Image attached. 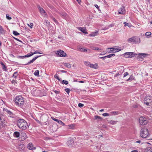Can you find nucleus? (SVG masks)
I'll use <instances>...</instances> for the list:
<instances>
[{"label":"nucleus","instance_id":"obj_46","mask_svg":"<svg viewBox=\"0 0 152 152\" xmlns=\"http://www.w3.org/2000/svg\"><path fill=\"white\" fill-rule=\"evenodd\" d=\"M102 115L104 116H107L109 115V114L107 113H105L102 114Z\"/></svg>","mask_w":152,"mask_h":152},{"label":"nucleus","instance_id":"obj_48","mask_svg":"<svg viewBox=\"0 0 152 152\" xmlns=\"http://www.w3.org/2000/svg\"><path fill=\"white\" fill-rule=\"evenodd\" d=\"M56 94H57L60 93V91H57L56 90H53V91Z\"/></svg>","mask_w":152,"mask_h":152},{"label":"nucleus","instance_id":"obj_5","mask_svg":"<svg viewBox=\"0 0 152 152\" xmlns=\"http://www.w3.org/2000/svg\"><path fill=\"white\" fill-rule=\"evenodd\" d=\"M137 54L133 52H127L123 54V56L126 58H131L136 56L137 55Z\"/></svg>","mask_w":152,"mask_h":152},{"label":"nucleus","instance_id":"obj_16","mask_svg":"<svg viewBox=\"0 0 152 152\" xmlns=\"http://www.w3.org/2000/svg\"><path fill=\"white\" fill-rule=\"evenodd\" d=\"M20 133L19 132L16 131L14 132L13 135L14 137L18 138L20 136Z\"/></svg>","mask_w":152,"mask_h":152},{"label":"nucleus","instance_id":"obj_28","mask_svg":"<svg viewBox=\"0 0 152 152\" xmlns=\"http://www.w3.org/2000/svg\"><path fill=\"white\" fill-rule=\"evenodd\" d=\"M79 50L81 52H87L88 50L86 48L84 49L83 48H80L79 49Z\"/></svg>","mask_w":152,"mask_h":152},{"label":"nucleus","instance_id":"obj_60","mask_svg":"<svg viewBox=\"0 0 152 152\" xmlns=\"http://www.w3.org/2000/svg\"><path fill=\"white\" fill-rule=\"evenodd\" d=\"M69 127L70 128V129H72V128L73 126L72 125H68Z\"/></svg>","mask_w":152,"mask_h":152},{"label":"nucleus","instance_id":"obj_29","mask_svg":"<svg viewBox=\"0 0 152 152\" xmlns=\"http://www.w3.org/2000/svg\"><path fill=\"white\" fill-rule=\"evenodd\" d=\"M60 15L62 16L63 18H64L66 17V14L65 12H61L59 13Z\"/></svg>","mask_w":152,"mask_h":152},{"label":"nucleus","instance_id":"obj_7","mask_svg":"<svg viewBox=\"0 0 152 152\" xmlns=\"http://www.w3.org/2000/svg\"><path fill=\"white\" fill-rule=\"evenodd\" d=\"M138 55V56H137V59L138 60L141 61L144 58L148 55V54L147 53H139Z\"/></svg>","mask_w":152,"mask_h":152},{"label":"nucleus","instance_id":"obj_59","mask_svg":"<svg viewBox=\"0 0 152 152\" xmlns=\"http://www.w3.org/2000/svg\"><path fill=\"white\" fill-rule=\"evenodd\" d=\"M59 71L61 72L62 73H66L67 72L66 71L63 70H60V71Z\"/></svg>","mask_w":152,"mask_h":152},{"label":"nucleus","instance_id":"obj_8","mask_svg":"<svg viewBox=\"0 0 152 152\" xmlns=\"http://www.w3.org/2000/svg\"><path fill=\"white\" fill-rule=\"evenodd\" d=\"M56 54L60 57H65L66 56V53L64 51L60 50L57 51Z\"/></svg>","mask_w":152,"mask_h":152},{"label":"nucleus","instance_id":"obj_22","mask_svg":"<svg viewBox=\"0 0 152 152\" xmlns=\"http://www.w3.org/2000/svg\"><path fill=\"white\" fill-rule=\"evenodd\" d=\"M108 123L112 125L115 124H116L117 122V121H113V120H110L108 121Z\"/></svg>","mask_w":152,"mask_h":152},{"label":"nucleus","instance_id":"obj_37","mask_svg":"<svg viewBox=\"0 0 152 152\" xmlns=\"http://www.w3.org/2000/svg\"><path fill=\"white\" fill-rule=\"evenodd\" d=\"M64 65L67 68H70L71 67V65L68 63H65Z\"/></svg>","mask_w":152,"mask_h":152},{"label":"nucleus","instance_id":"obj_49","mask_svg":"<svg viewBox=\"0 0 152 152\" xmlns=\"http://www.w3.org/2000/svg\"><path fill=\"white\" fill-rule=\"evenodd\" d=\"M84 64L86 66L89 65L90 64V62L87 61H85L84 62Z\"/></svg>","mask_w":152,"mask_h":152},{"label":"nucleus","instance_id":"obj_20","mask_svg":"<svg viewBox=\"0 0 152 152\" xmlns=\"http://www.w3.org/2000/svg\"><path fill=\"white\" fill-rule=\"evenodd\" d=\"M5 31L3 29L2 26H0V34H3L5 33Z\"/></svg>","mask_w":152,"mask_h":152},{"label":"nucleus","instance_id":"obj_15","mask_svg":"<svg viewBox=\"0 0 152 152\" xmlns=\"http://www.w3.org/2000/svg\"><path fill=\"white\" fill-rule=\"evenodd\" d=\"M0 64L1 65V67H2V69L4 71L6 72L7 71V66H5V65L2 62H1L0 63Z\"/></svg>","mask_w":152,"mask_h":152},{"label":"nucleus","instance_id":"obj_40","mask_svg":"<svg viewBox=\"0 0 152 152\" xmlns=\"http://www.w3.org/2000/svg\"><path fill=\"white\" fill-rule=\"evenodd\" d=\"M28 26L30 27L31 28H33V23H31L29 24H27Z\"/></svg>","mask_w":152,"mask_h":152},{"label":"nucleus","instance_id":"obj_58","mask_svg":"<svg viewBox=\"0 0 152 152\" xmlns=\"http://www.w3.org/2000/svg\"><path fill=\"white\" fill-rule=\"evenodd\" d=\"M24 58H27L29 57L28 54L27 55L23 56Z\"/></svg>","mask_w":152,"mask_h":152},{"label":"nucleus","instance_id":"obj_44","mask_svg":"<svg viewBox=\"0 0 152 152\" xmlns=\"http://www.w3.org/2000/svg\"><path fill=\"white\" fill-rule=\"evenodd\" d=\"M94 118H95V119H102V118L100 116H98V115L95 116Z\"/></svg>","mask_w":152,"mask_h":152},{"label":"nucleus","instance_id":"obj_27","mask_svg":"<svg viewBox=\"0 0 152 152\" xmlns=\"http://www.w3.org/2000/svg\"><path fill=\"white\" fill-rule=\"evenodd\" d=\"M18 75V71L15 72L14 73L12 76V77L15 79H16L17 76Z\"/></svg>","mask_w":152,"mask_h":152},{"label":"nucleus","instance_id":"obj_33","mask_svg":"<svg viewBox=\"0 0 152 152\" xmlns=\"http://www.w3.org/2000/svg\"><path fill=\"white\" fill-rule=\"evenodd\" d=\"M39 71L38 70H36L34 73V75L36 76L39 75Z\"/></svg>","mask_w":152,"mask_h":152},{"label":"nucleus","instance_id":"obj_64","mask_svg":"<svg viewBox=\"0 0 152 152\" xmlns=\"http://www.w3.org/2000/svg\"><path fill=\"white\" fill-rule=\"evenodd\" d=\"M131 152H138V151L137 150H134L131 151Z\"/></svg>","mask_w":152,"mask_h":152},{"label":"nucleus","instance_id":"obj_9","mask_svg":"<svg viewBox=\"0 0 152 152\" xmlns=\"http://www.w3.org/2000/svg\"><path fill=\"white\" fill-rule=\"evenodd\" d=\"M125 13V10L124 7L122 6L118 10V14H124Z\"/></svg>","mask_w":152,"mask_h":152},{"label":"nucleus","instance_id":"obj_55","mask_svg":"<svg viewBox=\"0 0 152 152\" xmlns=\"http://www.w3.org/2000/svg\"><path fill=\"white\" fill-rule=\"evenodd\" d=\"M3 111H5L6 112H7V111H9V110H8L7 109H6V108H3Z\"/></svg>","mask_w":152,"mask_h":152},{"label":"nucleus","instance_id":"obj_14","mask_svg":"<svg viewBox=\"0 0 152 152\" xmlns=\"http://www.w3.org/2000/svg\"><path fill=\"white\" fill-rule=\"evenodd\" d=\"M27 148L29 150H33L35 149V148L33 146L32 143L31 142L29 143L27 146Z\"/></svg>","mask_w":152,"mask_h":152},{"label":"nucleus","instance_id":"obj_42","mask_svg":"<svg viewBox=\"0 0 152 152\" xmlns=\"http://www.w3.org/2000/svg\"><path fill=\"white\" fill-rule=\"evenodd\" d=\"M6 18L8 20H10L12 19L11 17L9 16V15L7 14H6Z\"/></svg>","mask_w":152,"mask_h":152},{"label":"nucleus","instance_id":"obj_3","mask_svg":"<svg viewBox=\"0 0 152 152\" xmlns=\"http://www.w3.org/2000/svg\"><path fill=\"white\" fill-rule=\"evenodd\" d=\"M140 136L143 138H146L148 135V129L145 128H142L141 129L140 133Z\"/></svg>","mask_w":152,"mask_h":152},{"label":"nucleus","instance_id":"obj_38","mask_svg":"<svg viewBox=\"0 0 152 152\" xmlns=\"http://www.w3.org/2000/svg\"><path fill=\"white\" fill-rule=\"evenodd\" d=\"M121 50V49H118L117 48H114V52L115 53L119 52Z\"/></svg>","mask_w":152,"mask_h":152},{"label":"nucleus","instance_id":"obj_4","mask_svg":"<svg viewBox=\"0 0 152 152\" xmlns=\"http://www.w3.org/2000/svg\"><path fill=\"white\" fill-rule=\"evenodd\" d=\"M128 42L135 43H139L140 42V38L137 36H134L129 38Z\"/></svg>","mask_w":152,"mask_h":152},{"label":"nucleus","instance_id":"obj_6","mask_svg":"<svg viewBox=\"0 0 152 152\" xmlns=\"http://www.w3.org/2000/svg\"><path fill=\"white\" fill-rule=\"evenodd\" d=\"M139 120L140 124L142 125H145L147 123V121L146 118L144 117H140L139 118Z\"/></svg>","mask_w":152,"mask_h":152},{"label":"nucleus","instance_id":"obj_41","mask_svg":"<svg viewBox=\"0 0 152 152\" xmlns=\"http://www.w3.org/2000/svg\"><path fill=\"white\" fill-rule=\"evenodd\" d=\"M65 91L68 94H69L70 92V89L69 88H66L65 89Z\"/></svg>","mask_w":152,"mask_h":152},{"label":"nucleus","instance_id":"obj_10","mask_svg":"<svg viewBox=\"0 0 152 152\" xmlns=\"http://www.w3.org/2000/svg\"><path fill=\"white\" fill-rule=\"evenodd\" d=\"M20 136L22 138V140H25L26 138V133L24 131H22L20 133Z\"/></svg>","mask_w":152,"mask_h":152},{"label":"nucleus","instance_id":"obj_18","mask_svg":"<svg viewBox=\"0 0 152 152\" xmlns=\"http://www.w3.org/2000/svg\"><path fill=\"white\" fill-rule=\"evenodd\" d=\"M135 77H134V76L133 75H131L130 77L127 80H126V81H131L132 80H135Z\"/></svg>","mask_w":152,"mask_h":152},{"label":"nucleus","instance_id":"obj_47","mask_svg":"<svg viewBox=\"0 0 152 152\" xmlns=\"http://www.w3.org/2000/svg\"><path fill=\"white\" fill-rule=\"evenodd\" d=\"M129 75V73L127 72L124 73V77H126V76Z\"/></svg>","mask_w":152,"mask_h":152},{"label":"nucleus","instance_id":"obj_43","mask_svg":"<svg viewBox=\"0 0 152 152\" xmlns=\"http://www.w3.org/2000/svg\"><path fill=\"white\" fill-rule=\"evenodd\" d=\"M52 20L56 24H58V23L57 20L54 18H53Z\"/></svg>","mask_w":152,"mask_h":152},{"label":"nucleus","instance_id":"obj_31","mask_svg":"<svg viewBox=\"0 0 152 152\" xmlns=\"http://www.w3.org/2000/svg\"><path fill=\"white\" fill-rule=\"evenodd\" d=\"M107 51L108 52H114V48H108Z\"/></svg>","mask_w":152,"mask_h":152},{"label":"nucleus","instance_id":"obj_21","mask_svg":"<svg viewBox=\"0 0 152 152\" xmlns=\"http://www.w3.org/2000/svg\"><path fill=\"white\" fill-rule=\"evenodd\" d=\"M98 33V32L97 31H95V32H92L89 35L91 37H94L95 36L97 35V34Z\"/></svg>","mask_w":152,"mask_h":152},{"label":"nucleus","instance_id":"obj_63","mask_svg":"<svg viewBox=\"0 0 152 152\" xmlns=\"http://www.w3.org/2000/svg\"><path fill=\"white\" fill-rule=\"evenodd\" d=\"M94 5L96 8L99 9V7L96 4L95 5Z\"/></svg>","mask_w":152,"mask_h":152},{"label":"nucleus","instance_id":"obj_61","mask_svg":"<svg viewBox=\"0 0 152 152\" xmlns=\"http://www.w3.org/2000/svg\"><path fill=\"white\" fill-rule=\"evenodd\" d=\"M106 58H111V56L110 54L109 55H108L107 56H106Z\"/></svg>","mask_w":152,"mask_h":152},{"label":"nucleus","instance_id":"obj_2","mask_svg":"<svg viewBox=\"0 0 152 152\" xmlns=\"http://www.w3.org/2000/svg\"><path fill=\"white\" fill-rule=\"evenodd\" d=\"M15 102L17 105L20 107H22L24 103V99L22 96L19 95L15 98Z\"/></svg>","mask_w":152,"mask_h":152},{"label":"nucleus","instance_id":"obj_32","mask_svg":"<svg viewBox=\"0 0 152 152\" xmlns=\"http://www.w3.org/2000/svg\"><path fill=\"white\" fill-rule=\"evenodd\" d=\"M61 83L62 84H65V85H67L68 84V82L65 80H63L62 81Z\"/></svg>","mask_w":152,"mask_h":152},{"label":"nucleus","instance_id":"obj_13","mask_svg":"<svg viewBox=\"0 0 152 152\" xmlns=\"http://www.w3.org/2000/svg\"><path fill=\"white\" fill-rule=\"evenodd\" d=\"M41 56V55H39L38 56L35 57L32 60H30L29 62H28L27 64H25V65H27L30 64L31 63H33L37 58Z\"/></svg>","mask_w":152,"mask_h":152},{"label":"nucleus","instance_id":"obj_56","mask_svg":"<svg viewBox=\"0 0 152 152\" xmlns=\"http://www.w3.org/2000/svg\"><path fill=\"white\" fill-rule=\"evenodd\" d=\"M152 149V148L150 147H148L147 148V149L148 151L150 150L152 152V149Z\"/></svg>","mask_w":152,"mask_h":152},{"label":"nucleus","instance_id":"obj_17","mask_svg":"<svg viewBox=\"0 0 152 152\" xmlns=\"http://www.w3.org/2000/svg\"><path fill=\"white\" fill-rule=\"evenodd\" d=\"M39 10L40 11V12H41V13H46V12L45 11V10L43 9L40 6H37Z\"/></svg>","mask_w":152,"mask_h":152},{"label":"nucleus","instance_id":"obj_45","mask_svg":"<svg viewBox=\"0 0 152 152\" xmlns=\"http://www.w3.org/2000/svg\"><path fill=\"white\" fill-rule=\"evenodd\" d=\"M84 105L83 104L81 103H79L78 104V107H83V106Z\"/></svg>","mask_w":152,"mask_h":152},{"label":"nucleus","instance_id":"obj_30","mask_svg":"<svg viewBox=\"0 0 152 152\" xmlns=\"http://www.w3.org/2000/svg\"><path fill=\"white\" fill-rule=\"evenodd\" d=\"M90 67L95 69H96L97 68V65L92 64H90Z\"/></svg>","mask_w":152,"mask_h":152},{"label":"nucleus","instance_id":"obj_24","mask_svg":"<svg viewBox=\"0 0 152 152\" xmlns=\"http://www.w3.org/2000/svg\"><path fill=\"white\" fill-rule=\"evenodd\" d=\"M7 113L9 115H10V117H14V114L11 111L9 110V111H7Z\"/></svg>","mask_w":152,"mask_h":152},{"label":"nucleus","instance_id":"obj_54","mask_svg":"<svg viewBox=\"0 0 152 152\" xmlns=\"http://www.w3.org/2000/svg\"><path fill=\"white\" fill-rule=\"evenodd\" d=\"M106 56H104V57H100L99 58V59H103V60H104V58H106Z\"/></svg>","mask_w":152,"mask_h":152},{"label":"nucleus","instance_id":"obj_53","mask_svg":"<svg viewBox=\"0 0 152 152\" xmlns=\"http://www.w3.org/2000/svg\"><path fill=\"white\" fill-rule=\"evenodd\" d=\"M121 75V74H119V73H117L116 74V75H115L114 76V77H115L119 75Z\"/></svg>","mask_w":152,"mask_h":152},{"label":"nucleus","instance_id":"obj_52","mask_svg":"<svg viewBox=\"0 0 152 152\" xmlns=\"http://www.w3.org/2000/svg\"><path fill=\"white\" fill-rule=\"evenodd\" d=\"M29 56V57L33 55V52H30L28 54Z\"/></svg>","mask_w":152,"mask_h":152},{"label":"nucleus","instance_id":"obj_36","mask_svg":"<svg viewBox=\"0 0 152 152\" xmlns=\"http://www.w3.org/2000/svg\"><path fill=\"white\" fill-rule=\"evenodd\" d=\"M13 34L15 36H18L20 35V34L19 33L15 31H13Z\"/></svg>","mask_w":152,"mask_h":152},{"label":"nucleus","instance_id":"obj_26","mask_svg":"<svg viewBox=\"0 0 152 152\" xmlns=\"http://www.w3.org/2000/svg\"><path fill=\"white\" fill-rule=\"evenodd\" d=\"M151 33L150 32H147L145 33V36L147 38H149L151 37L150 36L151 35Z\"/></svg>","mask_w":152,"mask_h":152},{"label":"nucleus","instance_id":"obj_57","mask_svg":"<svg viewBox=\"0 0 152 152\" xmlns=\"http://www.w3.org/2000/svg\"><path fill=\"white\" fill-rule=\"evenodd\" d=\"M12 83H16L17 82H16V81L14 80H13L12 81Z\"/></svg>","mask_w":152,"mask_h":152},{"label":"nucleus","instance_id":"obj_25","mask_svg":"<svg viewBox=\"0 0 152 152\" xmlns=\"http://www.w3.org/2000/svg\"><path fill=\"white\" fill-rule=\"evenodd\" d=\"M110 113L112 115H117L119 114V112L118 111H112L110 112Z\"/></svg>","mask_w":152,"mask_h":152},{"label":"nucleus","instance_id":"obj_1","mask_svg":"<svg viewBox=\"0 0 152 152\" xmlns=\"http://www.w3.org/2000/svg\"><path fill=\"white\" fill-rule=\"evenodd\" d=\"M16 122L17 125L20 129L26 130L27 128V123L24 119H19Z\"/></svg>","mask_w":152,"mask_h":152},{"label":"nucleus","instance_id":"obj_50","mask_svg":"<svg viewBox=\"0 0 152 152\" xmlns=\"http://www.w3.org/2000/svg\"><path fill=\"white\" fill-rule=\"evenodd\" d=\"M23 56H18L17 57V58H21V59H23L24 57Z\"/></svg>","mask_w":152,"mask_h":152},{"label":"nucleus","instance_id":"obj_35","mask_svg":"<svg viewBox=\"0 0 152 152\" xmlns=\"http://www.w3.org/2000/svg\"><path fill=\"white\" fill-rule=\"evenodd\" d=\"M91 48L92 49H93V50H101V49L100 48H99L97 47H92Z\"/></svg>","mask_w":152,"mask_h":152},{"label":"nucleus","instance_id":"obj_34","mask_svg":"<svg viewBox=\"0 0 152 152\" xmlns=\"http://www.w3.org/2000/svg\"><path fill=\"white\" fill-rule=\"evenodd\" d=\"M124 24L125 26H127L129 27H131V25L129 23H126V22H124Z\"/></svg>","mask_w":152,"mask_h":152},{"label":"nucleus","instance_id":"obj_11","mask_svg":"<svg viewBox=\"0 0 152 152\" xmlns=\"http://www.w3.org/2000/svg\"><path fill=\"white\" fill-rule=\"evenodd\" d=\"M77 28L78 30L82 32L83 33L87 34L88 33L86 31V28L83 27H78Z\"/></svg>","mask_w":152,"mask_h":152},{"label":"nucleus","instance_id":"obj_23","mask_svg":"<svg viewBox=\"0 0 152 152\" xmlns=\"http://www.w3.org/2000/svg\"><path fill=\"white\" fill-rule=\"evenodd\" d=\"M147 100L146 101H144V103L146 104V105H149V104L151 101V99H149V98H148V99H147Z\"/></svg>","mask_w":152,"mask_h":152},{"label":"nucleus","instance_id":"obj_62","mask_svg":"<svg viewBox=\"0 0 152 152\" xmlns=\"http://www.w3.org/2000/svg\"><path fill=\"white\" fill-rule=\"evenodd\" d=\"M35 121L38 123L40 124V121L38 120L37 119H34Z\"/></svg>","mask_w":152,"mask_h":152},{"label":"nucleus","instance_id":"obj_12","mask_svg":"<svg viewBox=\"0 0 152 152\" xmlns=\"http://www.w3.org/2000/svg\"><path fill=\"white\" fill-rule=\"evenodd\" d=\"M51 118L52 120H53L54 121H55L57 122L59 124L61 125L62 126H64L65 125V124L60 120H58V119H57L56 118H55L53 117H51Z\"/></svg>","mask_w":152,"mask_h":152},{"label":"nucleus","instance_id":"obj_19","mask_svg":"<svg viewBox=\"0 0 152 152\" xmlns=\"http://www.w3.org/2000/svg\"><path fill=\"white\" fill-rule=\"evenodd\" d=\"M74 142V141L72 140L71 138L69 139L68 141L67 142V145H71Z\"/></svg>","mask_w":152,"mask_h":152},{"label":"nucleus","instance_id":"obj_39","mask_svg":"<svg viewBox=\"0 0 152 152\" xmlns=\"http://www.w3.org/2000/svg\"><path fill=\"white\" fill-rule=\"evenodd\" d=\"M54 77L55 78H56L59 81H60L61 79H60L59 77L57 75V74H56L54 75Z\"/></svg>","mask_w":152,"mask_h":152},{"label":"nucleus","instance_id":"obj_51","mask_svg":"<svg viewBox=\"0 0 152 152\" xmlns=\"http://www.w3.org/2000/svg\"><path fill=\"white\" fill-rule=\"evenodd\" d=\"M44 139L45 140H47L50 139V138L47 137H44Z\"/></svg>","mask_w":152,"mask_h":152}]
</instances>
